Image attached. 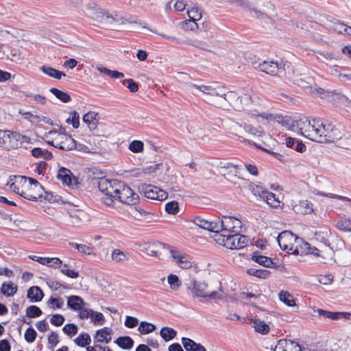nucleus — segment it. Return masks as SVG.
Segmentation results:
<instances>
[{"label": "nucleus", "mask_w": 351, "mask_h": 351, "mask_svg": "<svg viewBox=\"0 0 351 351\" xmlns=\"http://www.w3.org/2000/svg\"><path fill=\"white\" fill-rule=\"evenodd\" d=\"M95 182L99 191L104 195L101 198V202L106 206L113 205L119 189L121 185V182L117 180H108L105 178L97 179Z\"/></svg>", "instance_id": "f257e3e1"}, {"label": "nucleus", "mask_w": 351, "mask_h": 351, "mask_svg": "<svg viewBox=\"0 0 351 351\" xmlns=\"http://www.w3.org/2000/svg\"><path fill=\"white\" fill-rule=\"evenodd\" d=\"M217 237L216 241L230 250L243 248L250 243L248 237L241 234L239 232L221 234Z\"/></svg>", "instance_id": "f03ea898"}, {"label": "nucleus", "mask_w": 351, "mask_h": 351, "mask_svg": "<svg viewBox=\"0 0 351 351\" xmlns=\"http://www.w3.org/2000/svg\"><path fill=\"white\" fill-rule=\"evenodd\" d=\"M60 132L56 130H51L49 132V136H55L49 141L48 143L54 147L64 151H69L75 149L77 146L76 141L70 135L65 133V128H60Z\"/></svg>", "instance_id": "7ed1b4c3"}, {"label": "nucleus", "mask_w": 351, "mask_h": 351, "mask_svg": "<svg viewBox=\"0 0 351 351\" xmlns=\"http://www.w3.org/2000/svg\"><path fill=\"white\" fill-rule=\"evenodd\" d=\"M187 289L195 297L215 299L218 294L216 291H212L209 293L206 291L207 284L202 281H197L194 278H191L187 283Z\"/></svg>", "instance_id": "20e7f679"}, {"label": "nucleus", "mask_w": 351, "mask_h": 351, "mask_svg": "<svg viewBox=\"0 0 351 351\" xmlns=\"http://www.w3.org/2000/svg\"><path fill=\"white\" fill-rule=\"evenodd\" d=\"M189 87L195 88L203 94L208 96L206 98V101L212 104L210 101H215V102H219L223 95H225V90L223 88H215L213 86L206 85H197L195 84H190Z\"/></svg>", "instance_id": "39448f33"}, {"label": "nucleus", "mask_w": 351, "mask_h": 351, "mask_svg": "<svg viewBox=\"0 0 351 351\" xmlns=\"http://www.w3.org/2000/svg\"><path fill=\"white\" fill-rule=\"evenodd\" d=\"M138 195L134 193L130 186L121 182V185L120 189H119L115 200L125 204L134 205L138 202Z\"/></svg>", "instance_id": "423d86ee"}, {"label": "nucleus", "mask_w": 351, "mask_h": 351, "mask_svg": "<svg viewBox=\"0 0 351 351\" xmlns=\"http://www.w3.org/2000/svg\"><path fill=\"white\" fill-rule=\"evenodd\" d=\"M138 190L146 198L150 199L162 201L168 197V194L166 191L152 184H141L138 186Z\"/></svg>", "instance_id": "0eeeda50"}, {"label": "nucleus", "mask_w": 351, "mask_h": 351, "mask_svg": "<svg viewBox=\"0 0 351 351\" xmlns=\"http://www.w3.org/2000/svg\"><path fill=\"white\" fill-rule=\"evenodd\" d=\"M322 137L320 138L321 143L335 142L341 138V133L334 125L328 121H322Z\"/></svg>", "instance_id": "6e6552de"}, {"label": "nucleus", "mask_w": 351, "mask_h": 351, "mask_svg": "<svg viewBox=\"0 0 351 351\" xmlns=\"http://www.w3.org/2000/svg\"><path fill=\"white\" fill-rule=\"evenodd\" d=\"M248 64H250V62H248ZM251 64L259 71L271 76L279 75L282 72L281 67L276 61L264 60L261 62H251Z\"/></svg>", "instance_id": "1a4fd4ad"}, {"label": "nucleus", "mask_w": 351, "mask_h": 351, "mask_svg": "<svg viewBox=\"0 0 351 351\" xmlns=\"http://www.w3.org/2000/svg\"><path fill=\"white\" fill-rule=\"evenodd\" d=\"M221 234H232L241 231L242 222L234 217L223 216L221 220Z\"/></svg>", "instance_id": "9d476101"}, {"label": "nucleus", "mask_w": 351, "mask_h": 351, "mask_svg": "<svg viewBox=\"0 0 351 351\" xmlns=\"http://www.w3.org/2000/svg\"><path fill=\"white\" fill-rule=\"evenodd\" d=\"M323 242L328 248L325 250H320L314 246H310L308 254H312L316 257H320L322 258L321 262L324 263H326L328 261L335 262V251L333 248L330 246V244L327 239H324Z\"/></svg>", "instance_id": "9b49d317"}, {"label": "nucleus", "mask_w": 351, "mask_h": 351, "mask_svg": "<svg viewBox=\"0 0 351 351\" xmlns=\"http://www.w3.org/2000/svg\"><path fill=\"white\" fill-rule=\"evenodd\" d=\"M311 128L312 120L310 121L308 118L303 117L292 121L289 130L307 138Z\"/></svg>", "instance_id": "f8f14e48"}, {"label": "nucleus", "mask_w": 351, "mask_h": 351, "mask_svg": "<svg viewBox=\"0 0 351 351\" xmlns=\"http://www.w3.org/2000/svg\"><path fill=\"white\" fill-rule=\"evenodd\" d=\"M239 96L238 95L233 91H229L228 93L225 92V95H223L221 98V101L219 102H215V101H210L212 105L215 106L221 107L225 106L226 103H228L231 105L234 109L237 110L241 111V106L238 104L237 101Z\"/></svg>", "instance_id": "ddd939ff"}, {"label": "nucleus", "mask_w": 351, "mask_h": 351, "mask_svg": "<svg viewBox=\"0 0 351 351\" xmlns=\"http://www.w3.org/2000/svg\"><path fill=\"white\" fill-rule=\"evenodd\" d=\"M173 261L182 269L191 268L193 265L192 258L186 254H180L170 246H167Z\"/></svg>", "instance_id": "4468645a"}, {"label": "nucleus", "mask_w": 351, "mask_h": 351, "mask_svg": "<svg viewBox=\"0 0 351 351\" xmlns=\"http://www.w3.org/2000/svg\"><path fill=\"white\" fill-rule=\"evenodd\" d=\"M237 101H239L238 104L241 106V110H244L248 114H251L252 116H260L263 118H267L266 114H259L257 110L252 108L251 106H252V101L250 96L247 95L239 96Z\"/></svg>", "instance_id": "2eb2a0df"}, {"label": "nucleus", "mask_w": 351, "mask_h": 351, "mask_svg": "<svg viewBox=\"0 0 351 351\" xmlns=\"http://www.w3.org/2000/svg\"><path fill=\"white\" fill-rule=\"evenodd\" d=\"M297 237L290 231H284L278 234L277 241L280 248L284 251H289L293 250L291 242L295 241Z\"/></svg>", "instance_id": "dca6fc26"}, {"label": "nucleus", "mask_w": 351, "mask_h": 351, "mask_svg": "<svg viewBox=\"0 0 351 351\" xmlns=\"http://www.w3.org/2000/svg\"><path fill=\"white\" fill-rule=\"evenodd\" d=\"M322 120L319 119H312V128L311 132L307 135V138L321 143L320 138L322 137Z\"/></svg>", "instance_id": "f3484780"}, {"label": "nucleus", "mask_w": 351, "mask_h": 351, "mask_svg": "<svg viewBox=\"0 0 351 351\" xmlns=\"http://www.w3.org/2000/svg\"><path fill=\"white\" fill-rule=\"evenodd\" d=\"M317 313L319 316L328 318L332 320L351 319V313L348 312H331L322 308H318Z\"/></svg>", "instance_id": "a211bd4d"}, {"label": "nucleus", "mask_w": 351, "mask_h": 351, "mask_svg": "<svg viewBox=\"0 0 351 351\" xmlns=\"http://www.w3.org/2000/svg\"><path fill=\"white\" fill-rule=\"evenodd\" d=\"M317 54V58L328 65L330 63H332L334 60H339L340 58L339 56L335 54L333 51H317L315 52Z\"/></svg>", "instance_id": "6ab92c4d"}, {"label": "nucleus", "mask_w": 351, "mask_h": 351, "mask_svg": "<svg viewBox=\"0 0 351 351\" xmlns=\"http://www.w3.org/2000/svg\"><path fill=\"white\" fill-rule=\"evenodd\" d=\"M112 333V330L110 328L104 327L97 330L94 339L97 342L108 343L111 341Z\"/></svg>", "instance_id": "aec40b11"}, {"label": "nucleus", "mask_w": 351, "mask_h": 351, "mask_svg": "<svg viewBox=\"0 0 351 351\" xmlns=\"http://www.w3.org/2000/svg\"><path fill=\"white\" fill-rule=\"evenodd\" d=\"M295 241L296 242V245L294 249L293 248L292 254L296 255L308 254L311 245L298 237Z\"/></svg>", "instance_id": "412c9836"}, {"label": "nucleus", "mask_w": 351, "mask_h": 351, "mask_svg": "<svg viewBox=\"0 0 351 351\" xmlns=\"http://www.w3.org/2000/svg\"><path fill=\"white\" fill-rule=\"evenodd\" d=\"M84 305L85 302L80 296L71 295L67 297V306L73 311H80Z\"/></svg>", "instance_id": "4be33fe9"}, {"label": "nucleus", "mask_w": 351, "mask_h": 351, "mask_svg": "<svg viewBox=\"0 0 351 351\" xmlns=\"http://www.w3.org/2000/svg\"><path fill=\"white\" fill-rule=\"evenodd\" d=\"M182 343L186 351H206L202 345L187 337L182 338Z\"/></svg>", "instance_id": "5701e85b"}, {"label": "nucleus", "mask_w": 351, "mask_h": 351, "mask_svg": "<svg viewBox=\"0 0 351 351\" xmlns=\"http://www.w3.org/2000/svg\"><path fill=\"white\" fill-rule=\"evenodd\" d=\"M44 293L42 289L38 287L34 286L30 287L27 293V297L32 302H38L42 300Z\"/></svg>", "instance_id": "b1692460"}, {"label": "nucleus", "mask_w": 351, "mask_h": 351, "mask_svg": "<svg viewBox=\"0 0 351 351\" xmlns=\"http://www.w3.org/2000/svg\"><path fill=\"white\" fill-rule=\"evenodd\" d=\"M251 258L259 265L266 267H271L274 264L271 258L260 254L259 252H254Z\"/></svg>", "instance_id": "393cba45"}, {"label": "nucleus", "mask_w": 351, "mask_h": 351, "mask_svg": "<svg viewBox=\"0 0 351 351\" xmlns=\"http://www.w3.org/2000/svg\"><path fill=\"white\" fill-rule=\"evenodd\" d=\"M17 286L14 285L12 282H4L1 285L0 293L5 296L10 297L13 296L17 292Z\"/></svg>", "instance_id": "a878e982"}, {"label": "nucleus", "mask_w": 351, "mask_h": 351, "mask_svg": "<svg viewBox=\"0 0 351 351\" xmlns=\"http://www.w3.org/2000/svg\"><path fill=\"white\" fill-rule=\"evenodd\" d=\"M57 178L62 182L63 184L70 185L72 183L73 175L71 171L64 167H61L58 170Z\"/></svg>", "instance_id": "bb28decb"}, {"label": "nucleus", "mask_w": 351, "mask_h": 351, "mask_svg": "<svg viewBox=\"0 0 351 351\" xmlns=\"http://www.w3.org/2000/svg\"><path fill=\"white\" fill-rule=\"evenodd\" d=\"M97 114L94 112H88L83 116V121L88 125L90 130H94L98 125V120L96 119Z\"/></svg>", "instance_id": "cd10ccee"}, {"label": "nucleus", "mask_w": 351, "mask_h": 351, "mask_svg": "<svg viewBox=\"0 0 351 351\" xmlns=\"http://www.w3.org/2000/svg\"><path fill=\"white\" fill-rule=\"evenodd\" d=\"M251 322L254 324V328L256 332L261 335H266L269 332L270 328L268 324L258 319H250Z\"/></svg>", "instance_id": "c85d7f7f"}, {"label": "nucleus", "mask_w": 351, "mask_h": 351, "mask_svg": "<svg viewBox=\"0 0 351 351\" xmlns=\"http://www.w3.org/2000/svg\"><path fill=\"white\" fill-rule=\"evenodd\" d=\"M40 70L49 77H53L56 80H60L62 77L66 76V74L60 71H58L53 67L43 65L40 67Z\"/></svg>", "instance_id": "c756f323"}, {"label": "nucleus", "mask_w": 351, "mask_h": 351, "mask_svg": "<svg viewBox=\"0 0 351 351\" xmlns=\"http://www.w3.org/2000/svg\"><path fill=\"white\" fill-rule=\"evenodd\" d=\"M114 342L119 347L125 350H130L134 346V340L129 336L119 337Z\"/></svg>", "instance_id": "7c9ffc66"}, {"label": "nucleus", "mask_w": 351, "mask_h": 351, "mask_svg": "<svg viewBox=\"0 0 351 351\" xmlns=\"http://www.w3.org/2000/svg\"><path fill=\"white\" fill-rule=\"evenodd\" d=\"M295 209L302 214H308L313 210V204L307 200L300 201L298 205L295 206Z\"/></svg>", "instance_id": "2f4dec72"}, {"label": "nucleus", "mask_w": 351, "mask_h": 351, "mask_svg": "<svg viewBox=\"0 0 351 351\" xmlns=\"http://www.w3.org/2000/svg\"><path fill=\"white\" fill-rule=\"evenodd\" d=\"M111 258L116 263H123L129 260V254L119 249H115L112 252Z\"/></svg>", "instance_id": "473e14b6"}, {"label": "nucleus", "mask_w": 351, "mask_h": 351, "mask_svg": "<svg viewBox=\"0 0 351 351\" xmlns=\"http://www.w3.org/2000/svg\"><path fill=\"white\" fill-rule=\"evenodd\" d=\"M279 299L288 306H293L295 305L293 296L288 291H280L278 293Z\"/></svg>", "instance_id": "72a5a7b5"}, {"label": "nucleus", "mask_w": 351, "mask_h": 351, "mask_svg": "<svg viewBox=\"0 0 351 351\" xmlns=\"http://www.w3.org/2000/svg\"><path fill=\"white\" fill-rule=\"evenodd\" d=\"M50 93H51L57 99L60 100L64 103H68L71 100L70 95L62 90H60L56 88H51L49 90Z\"/></svg>", "instance_id": "f704fd0d"}, {"label": "nucleus", "mask_w": 351, "mask_h": 351, "mask_svg": "<svg viewBox=\"0 0 351 351\" xmlns=\"http://www.w3.org/2000/svg\"><path fill=\"white\" fill-rule=\"evenodd\" d=\"M247 273L253 276H256L259 278L265 279L270 275V271L267 269H258L255 268H250L247 270Z\"/></svg>", "instance_id": "c9c22d12"}, {"label": "nucleus", "mask_w": 351, "mask_h": 351, "mask_svg": "<svg viewBox=\"0 0 351 351\" xmlns=\"http://www.w3.org/2000/svg\"><path fill=\"white\" fill-rule=\"evenodd\" d=\"M156 328L154 324L143 321L140 323L138 330L141 335H146L154 332Z\"/></svg>", "instance_id": "e433bc0d"}, {"label": "nucleus", "mask_w": 351, "mask_h": 351, "mask_svg": "<svg viewBox=\"0 0 351 351\" xmlns=\"http://www.w3.org/2000/svg\"><path fill=\"white\" fill-rule=\"evenodd\" d=\"M176 331L169 327H163L160 331V335L165 341L173 339L176 336Z\"/></svg>", "instance_id": "4c0bfd02"}, {"label": "nucleus", "mask_w": 351, "mask_h": 351, "mask_svg": "<svg viewBox=\"0 0 351 351\" xmlns=\"http://www.w3.org/2000/svg\"><path fill=\"white\" fill-rule=\"evenodd\" d=\"M187 14L189 17L190 18V21L193 22V25L198 27V25L196 23V21L199 20L202 18V12L196 8H192L191 10L187 11Z\"/></svg>", "instance_id": "58836bf2"}, {"label": "nucleus", "mask_w": 351, "mask_h": 351, "mask_svg": "<svg viewBox=\"0 0 351 351\" xmlns=\"http://www.w3.org/2000/svg\"><path fill=\"white\" fill-rule=\"evenodd\" d=\"M75 343L81 347H85L88 346L91 342V338L88 333H81L80 335L74 340Z\"/></svg>", "instance_id": "ea45409f"}, {"label": "nucleus", "mask_w": 351, "mask_h": 351, "mask_svg": "<svg viewBox=\"0 0 351 351\" xmlns=\"http://www.w3.org/2000/svg\"><path fill=\"white\" fill-rule=\"evenodd\" d=\"M11 134V142L8 145V149H17L21 144L22 134L17 132H12Z\"/></svg>", "instance_id": "a19ab883"}, {"label": "nucleus", "mask_w": 351, "mask_h": 351, "mask_svg": "<svg viewBox=\"0 0 351 351\" xmlns=\"http://www.w3.org/2000/svg\"><path fill=\"white\" fill-rule=\"evenodd\" d=\"M221 220L218 221H209L206 229V230L216 233L215 240L218 238L217 235L221 234Z\"/></svg>", "instance_id": "79ce46f5"}, {"label": "nucleus", "mask_w": 351, "mask_h": 351, "mask_svg": "<svg viewBox=\"0 0 351 351\" xmlns=\"http://www.w3.org/2000/svg\"><path fill=\"white\" fill-rule=\"evenodd\" d=\"M250 189L255 196L259 197L263 199L267 192V190L263 189L261 186L254 184L250 185Z\"/></svg>", "instance_id": "37998d69"}, {"label": "nucleus", "mask_w": 351, "mask_h": 351, "mask_svg": "<svg viewBox=\"0 0 351 351\" xmlns=\"http://www.w3.org/2000/svg\"><path fill=\"white\" fill-rule=\"evenodd\" d=\"M263 200L271 207L276 208L279 205L280 202L276 199V195L267 191L264 196Z\"/></svg>", "instance_id": "c03bdc74"}, {"label": "nucleus", "mask_w": 351, "mask_h": 351, "mask_svg": "<svg viewBox=\"0 0 351 351\" xmlns=\"http://www.w3.org/2000/svg\"><path fill=\"white\" fill-rule=\"evenodd\" d=\"M337 228L340 230L345 232L351 231V219L343 218L339 221L337 223Z\"/></svg>", "instance_id": "a18cd8bd"}, {"label": "nucleus", "mask_w": 351, "mask_h": 351, "mask_svg": "<svg viewBox=\"0 0 351 351\" xmlns=\"http://www.w3.org/2000/svg\"><path fill=\"white\" fill-rule=\"evenodd\" d=\"M167 282L169 284L170 287L173 290H178L181 286L179 278L175 274H169L167 276Z\"/></svg>", "instance_id": "49530a36"}, {"label": "nucleus", "mask_w": 351, "mask_h": 351, "mask_svg": "<svg viewBox=\"0 0 351 351\" xmlns=\"http://www.w3.org/2000/svg\"><path fill=\"white\" fill-rule=\"evenodd\" d=\"M41 309L35 305L29 306L26 309V315L29 317H38L42 315Z\"/></svg>", "instance_id": "de8ad7c7"}, {"label": "nucleus", "mask_w": 351, "mask_h": 351, "mask_svg": "<svg viewBox=\"0 0 351 351\" xmlns=\"http://www.w3.org/2000/svg\"><path fill=\"white\" fill-rule=\"evenodd\" d=\"M144 144L142 141L134 140L129 145V149L134 153H140L143 151Z\"/></svg>", "instance_id": "09e8293b"}, {"label": "nucleus", "mask_w": 351, "mask_h": 351, "mask_svg": "<svg viewBox=\"0 0 351 351\" xmlns=\"http://www.w3.org/2000/svg\"><path fill=\"white\" fill-rule=\"evenodd\" d=\"M71 117H69L66 122L68 124H71L73 127L75 129L79 128L80 125V116L79 114L76 111H73L71 113Z\"/></svg>", "instance_id": "8fccbe9b"}, {"label": "nucleus", "mask_w": 351, "mask_h": 351, "mask_svg": "<svg viewBox=\"0 0 351 351\" xmlns=\"http://www.w3.org/2000/svg\"><path fill=\"white\" fill-rule=\"evenodd\" d=\"M89 318L95 324L101 325L105 321L104 316L101 313L94 311H93Z\"/></svg>", "instance_id": "3c124183"}, {"label": "nucleus", "mask_w": 351, "mask_h": 351, "mask_svg": "<svg viewBox=\"0 0 351 351\" xmlns=\"http://www.w3.org/2000/svg\"><path fill=\"white\" fill-rule=\"evenodd\" d=\"M12 131L10 130H0V145H6L11 142V134Z\"/></svg>", "instance_id": "603ef678"}, {"label": "nucleus", "mask_w": 351, "mask_h": 351, "mask_svg": "<svg viewBox=\"0 0 351 351\" xmlns=\"http://www.w3.org/2000/svg\"><path fill=\"white\" fill-rule=\"evenodd\" d=\"M62 330L68 336L73 337L77 334L78 328L74 324H67L63 327Z\"/></svg>", "instance_id": "864d4df0"}, {"label": "nucleus", "mask_w": 351, "mask_h": 351, "mask_svg": "<svg viewBox=\"0 0 351 351\" xmlns=\"http://www.w3.org/2000/svg\"><path fill=\"white\" fill-rule=\"evenodd\" d=\"M64 304L63 299L61 298L51 297L47 301V304L53 308H60Z\"/></svg>", "instance_id": "5fc2aeb1"}, {"label": "nucleus", "mask_w": 351, "mask_h": 351, "mask_svg": "<svg viewBox=\"0 0 351 351\" xmlns=\"http://www.w3.org/2000/svg\"><path fill=\"white\" fill-rule=\"evenodd\" d=\"M178 204L176 201L169 202L166 204L165 210L169 214L176 215L178 212Z\"/></svg>", "instance_id": "6e6d98bb"}, {"label": "nucleus", "mask_w": 351, "mask_h": 351, "mask_svg": "<svg viewBox=\"0 0 351 351\" xmlns=\"http://www.w3.org/2000/svg\"><path fill=\"white\" fill-rule=\"evenodd\" d=\"M36 335V330L32 327H29L25 332V339L28 343H32L35 341Z\"/></svg>", "instance_id": "4d7b16f0"}, {"label": "nucleus", "mask_w": 351, "mask_h": 351, "mask_svg": "<svg viewBox=\"0 0 351 351\" xmlns=\"http://www.w3.org/2000/svg\"><path fill=\"white\" fill-rule=\"evenodd\" d=\"M308 80H306L302 78H297L295 80V83L302 88L306 89L308 88H311V84L313 82V79L311 77L308 78Z\"/></svg>", "instance_id": "13d9d810"}, {"label": "nucleus", "mask_w": 351, "mask_h": 351, "mask_svg": "<svg viewBox=\"0 0 351 351\" xmlns=\"http://www.w3.org/2000/svg\"><path fill=\"white\" fill-rule=\"evenodd\" d=\"M15 178H19L21 180H26L27 179L29 180V184H32V185H34V188L36 190H38V191H39V189L43 190V186L38 182V180H36L34 178H27V177L23 176H15Z\"/></svg>", "instance_id": "bf43d9fd"}, {"label": "nucleus", "mask_w": 351, "mask_h": 351, "mask_svg": "<svg viewBox=\"0 0 351 351\" xmlns=\"http://www.w3.org/2000/svg\"><path fill=\"white\" fill-rule=\"evenodd\" d=\"M122 83L123 85L127 84V86H128V89L132 93H136L138 90V84L132 79L124 80L122 81Z\"/></svg>", "instance_id": "052dcab7"}, {"label": "nucleus", "mask_w": 351, "mask_h": 351, "mask_svg": "<svg viewBox=\"0 0 351 351\" xmlns=\"http://www.w3.org/2000/svg\"><path fill=\"white\" fill-rule=\"evenodd\" d=\"M64 320L65 319L63 315L60 314H55L51 317L50 322L56 326H60L63 324Z\"/></svg>", "instance_id": "680f3d73"}, {"label": "nucleus", "mask_w": 351, "mask_h": 351, "mask_svg": "<svg viewBox=\"0 0 351 351\" xmlns=\"http://www.w3.org/2000/svg\"><path fill=\"white\" fill-rule=\"evenodd\" d=\"M47 284L49 287L53 291H57L60 287H62L65 289H69L71 288L69 285L62 284L56 280H50L49 282H47Z\"/></svg>", "instance_id": "e2e57ef3"}, {"label": "nucleus", "mask_w": 351, "mask_h": 351, "mask_svg": "<svg viewBox=\"0 0 351 351\" xmlns=\"http://www.w3.org/2000/svg\"><path fill=\"white\" fill-rule=\"evenodd\" d=\"M125 326L128 328H133L138 324V319L132 316H126Z\"/></svg>", "instance_id": "0e129e2a"}, {"label": "nucleus", "mask_w": 351, "mask_h": 351, "mask_svg": "<svg viewBox=\"0 0 351 351\" xmlns=\"http://www.w3.org/2000/svg\"><path fill=\"white\" fill-rule=\"evenodd\" d=\"M48 342L51 344L50 348L53 350V348L56 346L59 343L58 335L56 332H51L48 336Z\"/></svg>", "instance_id": "69168bd1"}, {"label": "nucleus", "mask_w": 351, "mask_h": 351, "mask_svg": "<svg viewBox=\"0 0 351 351\" xmlns=\"http://www.w3.org/2000/svg\"><path fill=\"white\" fill-rule=\"evenodd\" d=\"M288 340L280 339L275 346L274 351H289Z\"/></svg>", "instance_id": "338daca9"}, {"label": "nucleus", "mask_w": 351, "mask_h": 351, "mask_svg": "<svg viewBox=\"0 0 351 351\" xmlns=\"http://www.w3.org/2000/svg\"><path fill=\"white\" fill-rule=\"evenodd\" d=\"M193 222L199 228L206 230L209 221H207L200 217H195Z\"/></svg>", "instance_id": "774afa93"}]
</instances>
